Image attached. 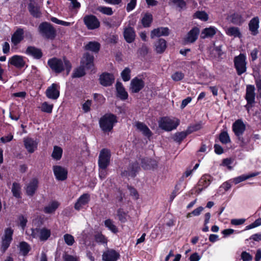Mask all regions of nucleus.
<instances>
[{
    "instance_id": "2eb2a0df",
    "label": "nucleus",
    "mask_w": 261,
    "mask_h": 261,
    "mask_svg": "<svg viewBox=\"0 0 261 261\" xmlns=\"http://www.w3.org/2000/svg\"><path fill=\"white\" fill-rule=\"evenodd\" d=\"M200 33L198 28H193L187 34L184 38V41L186 43H193L196 41Z\"/></svg>"
},
{
    "instance_id": "412c9836",
    "label": "nucleus",
    "mask_w": 261,
    "mask_h": 261,
    "mask_svg": "<svg viewBox=\"0 0 261 261\" xmlns=\"http://www.w3.org/2000/svg\"><path fill=\"white\" fill-rule=\"evenodd\" d=\"M24 145L28 152L33 153L37 148L38 142L36 140L31 138H24L23 140Z\"/></svg>"
},
{
    "instance_id": "20e7f679",
    "label": "nucleus",
    "mask_w": 261,
    "mask_h": 261,
    "mask_svg": "<svg viewBox=\"0 0 261 261\" xmlns=\"http://www.w3.org/2000/svg\"><path fill=\"white\" fill-rule=\"evenodd\" d=\"M179 122L178 119L164 117L161 118L159 121V125L162 129L169 132L176 129L179 124Z\"/></svg>"
},
{
    "instance_id": "ddd939ff",
    "label": "nucleus",
    "mask_w": 261,
    "mask_h": 261,
    "mask_svg": "<svg viewBox=\"0 0 261 261\" xmlns=\"http://www.w3.org/2000/svg\"><path fill=\"white\" fill-rule=\"evenodd\" d=\"M232 128L237 137L242 136L246 129V125L242 119L237 120L233 124Z\"/></svg>"
},
{
    "instance_id": "338daca9",
    "label": "nucleus",
    "mask_w": 261,
    "mask_h": 261,
    "mask_svg": "<svg viewBox=\"0 0 261 261\" xmlns=\"http://www.w3.org/2000/svg\"><path fill=\"white\" fill-rule=\"evenodd\" d=\"M13 139V136L10 134L7 136L2 137L0 138V141L3 143H6L9 142Z\"/></svg>"
},
{
    "instance_id": "680f3d73",
    "label": "nucleus",
    "mask_w": 261,
    "mask_h": 261,
    "mask_svg": "<svg viewBox=\"0 0 261 261\" xmlns=\"http://www.w3.org/2000/svg\"><path fill=\"white\" fill-rule=\"evenodd\" d=\"M91 104V100H87L83 104L82 109L85 113H87L90 111Z\"/></svg>"
},
{
    "instance_id": "8fccbe9b",
    "label": "nucleus",
    "mask_w": 261,
    "mask_h": 261,
    "mask_svg": "<svg viewBox=\"0 0 261 261\" xmlns=\"http://www.w3.org/2000/svg\"><path fill=\"white\" fill-rule=\"evenodd\" d=\"M202 127V124L201 122H198L195 124L191 125L189 126L186 131L188 133V135L194 132L197 131L200 129Z\"/></svg>"
},
{
    "instance_id": "ea45409f",
    "label": "nucleus",
    "mask_w": 261,
    "mask_h": 261,
    "mask_svg": "<svg viewBox=\"0 0 261 261\" xmlns=\"http://www.w3.org/2000/svg\"><path fill=\"white\" fill-rule=\"evenodd\" d=\"M19 249L20 253L23 256H25L30 251L31 247L28 243L23 241L19 243Z\"/></svg>"
},
{
    "instance_id": "c9c22d12",
    "label": "nucleus",
    "mask_w": 261,
    "mask_h": 261,
    "mask_svg": "<svg viewBox=\"0 0 261 261\" xmlns=\"http://www.w3.org/2000/svg\"><path fill=\"white\" fill-rule=\"evenodd\" d=\"M225 33L228 36H232L234 38H241L242 37L240 29L238 27H231L225 29Z\"/></svg>"
},
{
    "instance_id": "f3484780",
    "label": "nucleus",
    "mask_w": 261,
    "mask_h": 261,
    "mask_svg": "<svg viewBox=\"0 0 261 261\" xmlns=\"http://www.w3.org/2000/svg\"><path fill=\"white\" fill-rule=\"evenodd\" d=\"M140 169L139 163L135 162L130 164L127 170H124L122 172V175L134 177L136 175V173Z\"/></svg>"
},
{
    "instance_id": "e433bc0d",
    "label": "nucleus",
    "mask_w": 261,
    "mask_h": 261,
    "mask_svg": "<svg viewBox=\"0 0 261 261\" xmlns=\"http://www.w3.org/2000/svg\"><path fill=\"white\" fill-rule=\"evenodd\" d=\"M211 177L209 175H205L202 176L198 182V186L201 187L199 189L202 191L203 189L206 188L211 184Z\"/></svg>"
},
{
    "instance_id": "052dcab7",
    "label": "nucleus",
    "mask_w": 261,
    "mask_h": 261,
    "mask_svg": "<svg viewBox=\"0 0 261 261\" xmlns=\"http://www.w3.org/2000/svg\"><path fill=\"white\" fill-rule=\"evenodd\" d=\"M171 77L173 81H179L184 78V74L181 72L177 71L173 73Z\"/></svg>"
},
{
    "instance_id": "58836bf2",
    "label": "nucleus",
    "mask_w": 261,
    "mask_h": 261,
    "mask_svg": "<svg viewBox=\"0 0 261 261\" xmlns=\"http://www.w3.org/2000/svg\"><path fill=\"white\" fill-rule=\"evenodd\" d=\"M100 44L96 41L89 42L85 46L86 50H89L94 53H97L100 49Z\"/></svg>"
},
{
    "instance_id": "864d4df0",
    "label": "nucleus",
    "mask_w": 261,
    "mask_h": 261,
    "mask_svg": "<svg viewBox=\"0 0 261 261\" xmlns=\"http://www.w3.org/2000/svg\"><path fill=\"white\" fill-rule=\"evenodd\" d=\"M97 10L100 12L107 15H112L113 14L112 9L110 7L99 6L97 8Z\"/></svg>"
},
{
    "instance_id": "6ab92c4d",
    "label": "nucleus",
    "mask_w": 261,
    "mask_h": 261,
    "mask_svg": "<svg viewBox=\"0 0 261 261\" xmlns=\"http://www.w3.org/2000/svg\"><path fill=\"white\" fill-rule=\"evenodd\" d=\"M8 64L15 66L17 68L21 69L24 67L25 62L22 57L14 55L9 59Z\"/></svg>"
},
{
    "instance_id": "6e6552de",
    "label": "nucleus",
    "mask_w": 261,
    "mask_h": 261,
    "mask_svg": "<svg viewBox=\"0 0 261 261\" xmlns=\"http://www.w3.org/2000/svg\"><path fill=\"white\" fill-rule=\"evenodd\" d=\"M111 152L107 149H102L99 153L98 165V167L107 168L110 163Z\"/></svg>"
},
{
    "instance_id": "09e8293b",
    "label": "nucleus",
    "mask_w": 261,
    "mask_h": 261,
    "mask_svg": "<svg viewBox=\"0 0 261 261\" xmlns=\"http://www.w3.org/2000/svg\"><path fill=\"white\" fill-rule=\"evenodd\" d=\"M194 18H198L203 21H206L208 19V16L204 11H199L194 13Z\"/></svg>"
},
{
    "instance_id": "49530a36",
    "label": "nucleus",
    "mask_w": 261,
    "mask_h": 261,
    "mask_svg": "<svg viewBox=\"0 0 261 261\" xmlns=\"http://www.w3.org/2000/svg\"><path fill=\"white\" fill-rule=\"evenodd\" d=\"M105 226L108 228L112 232L115 233L117 232L118 229L117 227L114 225V222L110 219L106 220L104 222Z\"/></svg>"
},
{
    "instance_id": "37998d69",
    "label": "nucleus",
    "mask_w": 261,
    "mask_h": 261,
    "mask_svg": "<svg viewBox=\"0 0 261 261\" xmlns=\"http://www.w3.org/2000/svg\"><path fill=\"white\" fill-rule=\"evenodd\" d=\"M20 189L21 187L19 183L14 182L13 184L11 191L15 197L17 198H20Z\"/></svg>"
},
{
    "instance_id": "a19ab883",
    "label": "nucleus",
    "mask_w": 261,
    "mask_h": 261,
    "mask_svg": "<svg viewBox=\"0 0 261 261\" xmlns=\"http://www.w3.org/2000/svg\"><path fill=\"white\" fill-rule=\"evenodd\" d=\"M37 231L39 232V239L41 241H46L50 236V231L47 228H43L40 229H38Z\"/></svg>"
},
{
    "instance_id": "5701e85b",
    "label": "nucleus",
    "mask_w": 261,
    "mask_h": 261,
    "mask_svg": "<svg viewBox=\"0 0 261 261\" xmlns=\"http://www.w3.org/2000/svg\"><path fill=\"white\" fill-rule=\"evenodd\" d=\"M259 24V20L258 17H254L250 20L248 27L252 35L256 36L258 34Z\"/></svg>"
},
{
    "instance_id": "f8f14e48",
    "label": "nucleus",
    "mask_w": 261,
    "mask_h": 261,
    "mask_svg": "<svg viewBox=\"0 0 261 261\" xmlns=\"http://www.w3.org/2000/svg\"><path fill=\"white\" fill-rule=\"evenodd\" d=\"M145 86V82L142 79L135 77L133 79L130 84V90L133 93H138Z\"/></svg>"
},
{
    "instance_id": "c756f323",
    "label": "nucleus",
    "mask_w": 261,
    "mask_h": 261,
    "mask_svg": "<svg viewBox=\"0 0 261 261\" xmlns=\"http://www.w3.org/2000/svg\"><path fill=\"white\" fill-rule=\"evenodd\" d=\"M117 97L122 100H125L128 98V93L126 91L122 84L117 82L116 84Z\"/></svg>"
},
{
    "instance_id": "4d7b16f0",
    "label": "nucleus",
    "mask_w": 261,
    "mask_h": 261,
    "mask_svg": "<svg viewBox=\"0 0 261 261\" xmlns=\"http://www.w3.org/2000/svg\"><path fill=\"white\" fill-rule=\"evenodd\" d=\"M117 216L118 217L119 220L122 223H124L126 221V216L127 214L124 212L122 208H119L117 210Z\"/></svg>"
},
{
    "instance_id": "c85d7f7f",
    "label": "nucleus",
    "mask_w": 261,
    "mask_h": 261,
    "mask_svg": "<svg viewBox=\"0 0 261 261\" xmlns=\"http://www.w3.org/2000/svg\"><path fill=\"white\" fill-rule=\"evenodd\" d=\"M123 36L125 41L128 43H132L135 39L136 34L134 29L131 27H128L124 29Z\"/></svg>"
},
{
    "instance_id": "1a4fd4ad",
    "label": "nucleus",
    "mask_w": 261,
    "mask_h": 261,
    "mask_svg": "<svg viewBox=\"0 0 261 261\" xmlns=\"http://www.w3.org/2000/svg\"><path fill=\"white\" fill-rule=\"evenodd\" d=\"M13 230L11 228H7L5 230V234L2 238L1 249L4 253L10 246L12 241Z\"/></svg>"
},
{
    "instance_id": "f257e3e1",
    "label": "nucleus",
    "mask_w": 261,
    "mask_h": 261,
    "mask_svg": "<svg viewBox=\"0 0 261 261\" xmlns=\"http://www.w3.org/2000/svg\"><path fill=\"white\" fill-rule=\"evenodd\" d=\"M47 64L49 67L57 73H59L65 70L68 74L71 69L70 62L64 58L63 60L56 58L49 59Z\"/></svg>"
},
{
    "instance_id": "9d476101",
    "label": "nucleus",
    "mask_w": 261,
    "mask_h": 261,
    "mask_svg": "<svg viewBox=\"0 0 261 261\" xmlns=\"http://www.w3.org/2000/svg\"><path fill=\"white\" fill-rule=\"evenodd\" d=\"M255 87L254 85H248L246 87V92L245 95V99L247 102V105L245 106L246 108L249 111L248 105L252 106L255 102Z\"/></svg>"
},
{
    "instance_id": "c03bdc74",
    "label": "nucleus",
    "mask_w": 261,
    "mask_h": 261,
    "mask_svg": "<svg viewBox=\"0 0 261 261\" xmlns=\"http://www.w3.org/2000/svg\"><path fill=\"white\" fill-rule=\"evenodd\" d=\"M62 149L60 147L55 146L54 147L51 156L56 160H59L62 157Z\"/></svg>"
},
{
    "instance_id": "f704fd0d",
    "label": "nucleus",
    "mask_w": 261,
    "mask_h": 261,
    "mask_svg": "<svg viewBox=\"0 0 261 261\" xmlns=\"http://www.w3.org/2000/svg\"><path fill=\"white\" fill-rule=\"evenodd\" d=\"M60 205V203L56 200H53L50 202L47 205L43 208V212L47 214H53L55 213L56 210Z\"/></svg>"
},
{
    "instance_id": "72a5a7b5",
    "label": "nucleus",
    "mask_w": 261,
    "mask_h": 261,
    "mask_svg": "<svg viewBox=\"0 0 261 261\" xmlns=\"http://www.w3.org/2000/svg\"><path fill=\"white\" fill-rule=\"evenodd\" d=\"M258 174V173L257 172H254L249 174H243L230 179V181L237 185L251 177L256 176Z\"/></svg>"
},
{
    "instance_id": "69168bd1",
    "label": "nucleus",
    "mask_w": 261,
    "mask_h": 261,
    "mask_svg": "<svg viewBox=\"0 0 261 261\" xmlns=\"http://www.w3.org/2000/svg\"><path fill=\"white\" fill-rule=\"evenodd\" d=\"M128 190L129 191L130 194L134 197L135 199H138L139 198V194L137 190L130 186H127Z\"/></svg>"
},
{
    "instance_id": "473e14b6",
    "label": "nucleus",
    "mask_w": 261,
    "mask_h": 261,
    "mask_svg": "<svg viewBox=\"0 0 261 261\" xmlns=\"http://www.w3.org/2000/svg\"><path fill=\"white\" fill-rule=\"evenodd\" d=\"M217 31V29L215 27L206 28L202 31L201 37L202 39L212 38L216 34Z\"/></svg>"
},
{
    "instance_id": "de8ad7c7",
    "label": "nucleus",
    "mask_w": 261,
    "mask_h": 261,
    "mask_svg": "<svg viewBox=\"0 0 261 261\" xmlns=\"http://www.w3.org/2000/svg\"><path fill=\"white\" fill-rule=\"evenodd\" d=\"M219 140L222 144H224L230 142V139L227 132L223 131L220 134Z\"/></svg>"
},
{
    "instance_id": "bb28decb",
    "label": "nucleus",
    "mask_w": 261,
    "mask_h": 261,
    "mask_svg": "<svg viewBox=\"0 0 261 261\" xmlns=\"http://www.w3.org/2000/svg\"><path fill=\"white\" fill-rule=\"evenodd\" d=\"M24 38V30L22 28H18L11 37V42L14 45L18 44Z\"/></svg>"
},
{
    "instance_id": "7ed1b4c3",
    "label": "nucleus",
    "mask_w": 261,
    "mask_h": 261,
    "mask_svg": "<svg viewBox=\"0 0 261 261\" xmlns=\"http://www.w3.org/2000/svg\"><path fill=\"white\" fill-rule=\"evenodd\" d=\"M117 122L116 116L111 113L106 114L100 118L99 121L100 127L104 132L111 131Z\"/></svg>"
},
{
    "instance_id": "a878e982",
    "label": "nucleus",
    "mask_w": 261,
    "mask_h": 261,
    "mask_svg": "<svg viewBox=\"0 0 261 261\" xmlns=\"http://www.w3.org/2000/svg\"><path fill=\"white\" fill-rule=\"evenodd\" d=\"M90 196L88 193H85L82 195L77 200L74 204V208L79 211L83 206L85 205L90 201Z\"/></svg>"
},
{
    "instance_id": "bf43d9fd",
    "label": "nucleus",
    "mask_w": 261,
    "mask_h": 261,
    "mask_svg": "<svg viewBox=\"0 0 261 261\" xmlns=\"http://www.w3.org/2000/svg\"><path fill=\"white\" fill-rule=\"evenodd\" d=\"M137 5V0H130L127 4L126 10V11L129 12L133 11Z\"/></svg>"
},
{
    "instance_id": "dca6fc26",
    "label": "nucleus",
    "mask_w": 261,
    "mask_h": 261,
    "mask_svg": "<svg viewBox=\"0 0 261 261\" xmlns=\"http://www.w3.org/2000/svg\"><path fill=\"white\" fill-rule=\"evenodd\" d=\"M114 76L113 74L104 72L99 77L100 84L105 87L111 86L114 82Z\"/></svg>"
},
{
    "instance_id": "4468645a",
    "label": "nucleus",
    "mask_w": 261,
    "mask_h": 261,
    "mask_svg": "<svg viewBox=\"0 0 261 261\" xmlns=\"http://www.w3.org/2000/svg\"><path fill=\"white\" fill-rule=\"evenodd\" d=\"M39 181L37 178H32L25 186L26 194L29 196H33L38 187Z\"/></svg>"
},
{
    "instance_id": "13d9d810",
    "label": "nucleus",
    "mask_w": 261,
    "mask_h": 261,
    "mask_svg": "<svg viewBox=\"0 0 261 261\" xmlns=\"http://www.w3.org/2000/svg\"><path fill=\"white\" fill-rule=\"evenodd\" d=\"M95 240L96 242L102 244H107V240L106 238L101 233H98L95 236Z\"/></svg>"
},
{
    "instance_id": "7c9ffc66",
    "label": "nucleus",
    "mask_w": 261,
    "mask_h": 261,
    "mask_svg": "<svg viewBox=\"0 0 261 261\" xmlns=\"http://www.w3.org/2000/svg\"><path fill=\"white\" fill-rule=\"evenodd\" d=\"M135 126L144 136L149 139H150L152 135V133L145 124L143 122H136Z\"/></svg>"
},
{
    "instance_id": "393cba45",
    "label": "nucleus",
    "mask_w": 261,
    "mask_h": 261,
    "mask_svg": "<svg viewBox=\"0 0 261 261\" xmlns=\"http://www.w3.org/2000/svg\"><path fill=\"white\" fill-rule=\"evenodd\" d=\"M142 168L145 170H154L158 167V162L149 158L143 159L141 161Z\"/></svg>"
},
{
    "instance_id": "5fc2aeb1",
    "label": "nucleus",
    "mask_w": 261,
    "mask_h": 261,
    "mask_svg": "<svg viewBox=\"0 0 261 261\" xmlns=\"http://www.w3.org/2000/svg\"><path fill=\"white\" fill-rule=\"evenodd\" d=\"M50 20L56 24H60L64 26H70L74 23V22H70L61 20L55 17H51L50 18Z\"/></svg>"
},
{
    "instance_id": "4be33fe9",
    "label": "nucleus",
    "mask_w": 261,
    "mask_h": 261,
    "mask_svg": "<svg viewBox=\"0 0 261 261\" xmlns=\"http://www.w3.org/2000/svg\"><path fill=\"white\" fill-rule=\"evenodd\" d=\"M28 10L30 14L34 17L39 18L41 15L40 8L33 0H30L28 4Z\"/></svg>"
},
{
    "instance_id": "603ef678",
    "label": "nucleus",
    "mask_w": 261,
    "mask_h": 261,
    "mask_svg": "<svg viewBox=\"0 0 261 261\" xmlns=\"http://www.w3.org/2000/svg\"><path fill=\"white\" fill-rule=\"evenodd\" d=\"M130 69L128 67H126L121 73V76L123 81L127 82L130 79Z\"/></svg>"
},
{
    "instance_id": "cd10ccee",
    "label": "nucleus",
    "mask_w": 261,
    "mask_h": 261,
    "mask_svg": "<svg viewBox=\"0 0 261 261\" xmlns=\"http://www.w3.org/2000/svg\"><path fill=\"white\" fill-rule=\"evenodd\" d=\"M25 54L33 57L35 59H40L42 57V53L40 49L35 46H28L26 49Z\"/></svg>"
},
{
    "instance_id": "e2e57ef3",
    "label": "nucleus",
    "mask_w": 261,
    "mask_h": 261,
    "mask_svg": "<svg viewBox=\"0 0 261 261\" xmlns=\"http://www.w3.org/2000/svg\"><path fill=\"white\" fill-rule=\"evenodd\" d=\"M107 168L99 167V177L101 179H104L108 175Z\"/></svg>"
},
{
    "instance_id": "79ce46f5",
    "label": "nucleus",
    "mask_w": 261,
    "mask_h": 261,
    "mask_svg": "<svg viewBox=\"0 0 261 261\" xmlns=\"http://www.w3.org/2000/svg\"><path fill=\"white\" fill-rule=\"evenodd\" d=\"M188 135L186 130L185 132H181L176 133L172 137L173 140L178 143H180Z\"/></svg>"
},
{
    "instance_id": "0eeeda50",
    "label": "nucleus",
    "mask_w": 261,
    "mask_h": 261,
    "mask_svg": "<svg viewBox=\"0 0 261 261\" xmlns=\"http://www.w3.org/2000/svg\"><path fill=\"white\" fill-rule=\"evenodd\" d=\"M83 22L89 30H94L99 28L100 21L98 19L92 14L86 15L83 18Z\"/></svg>"
},
{
    "instance_id": "423d86ee",
    "label": "nucleus",
    "mask_w": 261,
    "mask_h": 261,
    "mask_svg": "<svg viewBox=\"0 0 261 261\" xmlns=\"http://www.w3.org/2000/svg\"><path fill=\"white\" fill-rule=\"evenodd\" d=\"M234 67L238 75H241L247 71L246 57L244 54L234 57L233 59Z\"/></svg>"
},
{
    "instance_id": "a211bd4d",
    "label": "nucleus",
    "mask_w": 261,
    "mask_h": 261,
    "mask_svg": "<svg viewBox=\"0 0 261 261\" xmlns=\"http://www.w3.org/2000/svg\"><path fill=\"white\" fill-rule=\"evenodd\" d=\"M53 171L56 178L59 180H64L67 177V171L60 166H54Z\"/></svg>"
},
{
    "instance_id": "f03ea898",
    "label": "nucleus",
    "mask_w": 261,
    "mask_h": 261,
    "mask_svg": "<svg viewBox=\"0 0 261 261\" xmlns=\"http://www.w3.org/2000/svg\"><path fill=\"white\" fill-rule=\"evenodd\" d=\"M94 57L88 53H85L81 61L80 66L76 68L72 74L73 77H80L85 74V69H91L93 65Z\"/></svg>"
},
{
    "instance_id": "9b49d317",
    "label": "nucleus",
    "mask_w": 261,
    "mask_h": 261,
    "mask_svg": "<svg viewBox=\"0 0 261 261\" xmlns=\"http://www.w3.org/2000/svg\"><path fill=\"white\" fill-rule=\"evenodd\" d=\"M46 97L52 100H56L60 96L59 86L58 84L53 83L48 87L46 91Z\"/></svg>"
},
{
    "instance_id": "39448f33",
    "label": "nucleus",
    "mask_w": 261,
    "mask_h": 261,
    "mask_svg": "<svg viewBox=\"0 0 261 261\" xmlns=\"http://www.w3.org/2000/svg\"><path fill=\"white\" fill-rule=\"evenodd\" d=\"M38 31L43 37L47 39H54L56 35L55 29L47 22L41 23L38 27Z\"/></svg>"
},
{
    "instance_id": "0e129e2a",
    "label": "nucleus",
    "mask_w": 261,
    "mask_h": 261,
    "mask_svg": "<svg viewBox=\"0 0 261 261\" xmlns=\"http://www.w3.org/2000/svg\"><path fill=\"white\" fill-rule=\"evenodd\" d=\"M241 257L243 261H251L252 260V255L246 251H243Z\"/></svg>"
},
{
    "instance_id": "aec40b11",
    "label": "nucleus",
    "mask_w": 261,
    "mask_h": 261,
    "mask_svg": "<svg viewBox=\"0 0 261 261\" xmlns=\"http://www.w3.org/2000/svg\"><path fill=\"white\" fill-rule=\"evenodd\" d=\"M120 257V254L113 249H108L102 254L103 261H117Z\"/></svg>"
},
{
    "instance_id": "2f4dec72",
    "label": "nucleus",
    "mask_w": 261,
    "mask_h": 261,
    "mask_svg": "<svg viewBox=\"0 0 261 261\" xmlns=\"http://www.w3.org/2000/svg\"><path fill=\"white\" fill-rule=\"evenodd\" d=\"M154 50L158 54L164 52L167 48V42L162 38L158 39L154 43Z\"/></svg>"
},
{
    "instance_id": "6e6d98bb",
    "label": "nucleus",
    "mask_w": 261,
    "mask_h": 261,
    "mask_svg": "<svg viewBox=\"0 0 261 261\" xmlns=\"http://www.w3.org/2000/svg\"><path fill=\"white\" fill-rule=\"evenodd\" d=\"M63 238L65 243L68 246H72L75 242L74 238L71 234L66 233Z\"/></svg>"
},
{
    "instance_id": "4c0bfd02",
    "label": "nucleus",
    "mask_w": 261,
    "mask_h": 261,
    "mask_svg": "<svg viewBox=\"0 0 261 261\" xmlns=\"http://www.w3.org/2000/svg\"><path fill=\"white\" fill-rule=\"evenodd\" d=\"M229 20L234 24L240 25L243 21V18L241 15L238 13H234L229 16Z\"/></svg>"
},
{
    "instance_id": "3c124183",
    "label": "nucleus",
    "mask_w": 261,
    "mask_h": 261,
    "mask_svg": "<svg viewBox=\"0 0 261 261\" xmlns=\"http://www.w3.org/2000/svg\"><path fill=\"white\" fill-rule=\"evenodd\" d=\"M53 107L54 105L53 104H49L45 101L42 103L41 110L45 113H51L53 111Z\"/></svg>"
},
{
    "instance_id": "b1692460",
    "label": "nucleus",
    "mask_w": 261,
    "mask_h": 261,
    "mask_svg": "<svg viewBox=\"0 0 261 261\" xmlns=\"http://www.w3.org/2000/svg\"><path fill=\"white\" fill-rule=\"evenodd\" d=\"M169 29L167 27H161L153 29L150 33L152 39L161 36H167L169 35Z\"/></svg>"
},
{
    "instance_id": "a18cd8bd",
    "label": "nucleus",
    "mask_w": 261,
    "mask_h": 261,
    "mask_svg": "<svg viewBox=\"0 0 261 261\" xmlns=\"http://www.w3.org/2000/svg\"><path fill=\"white\" fill-rule=\"evenodd\" d=\"M152 21V15L150 13H146L142 19V23L144 27H149Z\"/></svg>"
},
{
    "instance_id": "774afa93",
    "label": "nucleus",
    "mask_w": 261,
    "mask_h": 261,
    "mask_svg": "<svg viewBox=\"0 0 261 261\" xmlns=\"http://www.w3.org/2000/svg\"><path fill=\"white\" fill-rule=\"evenodd\" d=\"M19 221V225L22 228V229H24L25 227L26 226L27 223V219L26 218H25L23 216L21 215L18 218Z\"/></svg>"
}]
</instances>
